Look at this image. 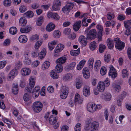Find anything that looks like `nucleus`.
Listing matches in <instances>:
<instances>
[{
    "label": "nucleus",
    "instance_id": "nucleus-6",
    "mask_svg": "<svg viewBox=\"0 0 131 131\" xmlns=\"http://www.w3.org/2000/svg\"><path fill=\"white\" fill-rule=\"evenodd\" d=\"M108 75L109 76H111V78H114L117 77V71L113 67L111 66L110 68Z\"/></svg>",
    "mask_w": 131,
    "mask_h": 131
},
{
    "label": "nucleus",
    "instance_id": "nucleus-56",
    "mask_svg": "<svg viewBox=\"0 0 131 131\" xmlns=\"http://www.w3.org/2000/svg\"><path fill=\"white\" fill-rule=\"evenodd\" d=\"M96 28L98 31V33H102L103 28L101 25L99 24L98 25L96 26Z\"/></svg>",
    "mask_w": 131,
    "mask_h": 131
},
{
    "label": "nucleus",
    "instance_id": "nucleus-63",
    "mask_svg": "<svg viewBox=\"0 0 131 131\" xmlns=\"http://www.w3.org/2000/svg\"><path fill=\"white\" fill-rule=\"evenodd\" d=\"M30 51L29 50H26L24 53L25 58H29L30 56Z\"/></svg>",
    "mask_w": 131,
    "mask_h": 131
},
{
    "label": "nucleus",
    "instance_id": "nucleus-58",
    "mask_svg": "<svg viewBox=\"0 0 131 131\" xmlns=\"http://www.w3.org/2000/svg\"><path fill=\"white\" fill-rule=\"evenodd\" d=\"M103 83L104 84V85L105 86L107 87L110 84L109 79L108 78H106Z\"/></svg>",
    "mask_w": 131,
    "mask_h": 131
},
{
    "label": "nucleus",
    "instance_id": "nucleus-25",
    "mask_svg": "<svg viewBox=\"0 0 131 131\" xmlns=\"http://www.w3.org/2000/svg\"><path fill=\"white\" fill-rule=\"evenodd\" d=\"M50 75L51 77L53 79H56L58 78L59 75L56 72L55 70H52L50 72Z\"/></svg>",
    "mask_w": 131,
    "mask_h": 131
},
{
    "label": "nucleus",
    "instance_id": "nucleus-36",
    "mask_svg": "<svg viewBox=\"0 0 131 131\" xmlns=\"http://www.w3.org/2000/svg\"><path fill=\"white\" fill-rule=\"evenodd\" d=\"M31 98V96L28 93H26L24 95L23 99L25 101H27L30 100Z\"/></svg>",
    "mask_w": 131,
    "mask_h": 131
},
{
    "label": "nucleus",
    "instance_id": "nucleus-15",
    "mask_svg": "<svg viewBox=\"0 0 131 131\" xmlns=\"http://www.w3.org/2000/svg\"><path fill=\"white\" fill-rule=\"evenodd\" d=\"M94 108V103H90L87 105V110L90 112L93 113L95 112Z\"/></svg>",
    "mask_w": 131,
    "mask_h": 131
},
{
    "label": "nucleus",
    "instance_id": "nucleus-13",
    "mask_svg": "<svg viewBox=\"0 0 131 131\" xmlns=\"http://www.w3.org/2000/svg\"><path fill=\"white\" fill-rule=\"evenodd\" d=\"M83 74L84 78L88 79L90 77V72L87 68H84L83 70Z\"/></svg>",
    "mask_w": 131,
    "mask_h": 131
},
{
    "label": "nucleus",
    "instance_id": "nucleus-28",
    "mask_svg": "<svg viewBox=\"0 0 131 131\" xmlns=\"http://www.w3.org/2000/svg\"><path fill=\"white\" fill-rule=\"evenodd\" d=\"M129 73L128 70L126 69H123L122 71V76L124 78H127Z\"/></svg>",
    "mask_w": 131,
    "mask_h": 131
},
{
    "label": "nucleus",
    "instance_id": "nucleus-61",
    "mask_svg": "<svg viewBox=\"0 0 131 131\" xmlns=\"http://www.w3.org/2000/svg\"><path fill=\"white\" fill-rule=\"evenodd\" d=\"M11 3V1L10 0H5L4 1V5L6 6H10Z\"/></svg>",
    "mask_w": 131,
    "mask_h": 131
},
{
    "label": "nucleus",
    "instance_id": "nucleus-5",
    "mask_svg": "<svg viewBox=\"0 0 131 131\" xmlns=\"http://www.w3.org/2000/svg\"><path fill=\"white\" fill-rule=\"evenodd\" d=\"M74 6V4L72 3H68L62 8V10L64 13L67 12H69L73 8Z\"/></svg>",
    "mask_w": 131,
    "mask_h": 131
},
{
    "label": "nucleus",
    "instance_id": "nucleus-41",
    "mask_svg": "<svg viewBox=\"0 0 131 131\" xmlns=\"http://www.w3.org/2000/svg\"><path fill=\"white\" fill-rule=\"evenodd\" d=\"M50 65V63L48 61H46L44 62L42 66V67L44 69H48Z\"/></svg>",
    "mask_w": 131,
    "mask_h": 131
},
{
    "label": "nucleus",
    "instance_id": "nucleus-33",
    "mask_svg": "<svg viewBox=\"0 0 131 131\" xmlns=\"http://www.w3.org/2000/svg\"><path fill=\"white\" fill-rule=\"evenodd\" d=\"M114 91L116 93L119 92L121 91V87L118 85L115 84L113 85Z\"/></svg>",
    "mask_w": 131,
    "mask_h": 131
},
{
    "label": "nucleus",
    "instance_id": "nucleus-31",
    "mask_svg": "<svg viewBox=\"0 0 131 131\" xmlns=\"http://www.w3.org/2000/svg\"><path fill=\"white\" fill-rule=\"evenodd\" d=\"M80 48L77 50H71L70 52V54L72 56H75L78 55L80 53Z\"/></svg>",
    "mask_w": 131,
    "mask_h": 131
},
{
    "label": "nucleus",
    "instance_id": "nucleus-57",
    "mask_svg": "<svg viewBox=\"0 0 131 131\" xmlns=\"http://www.w3.org/2000/svg\"><path fill=\"white\" fill-rule=\"evenodd\" d=\"M10 74L15 77L17 75L18 71L16 69H13L9 73Z\"/></svg>",
    "mask_w": 131,
    "mask_h": 131
},
{
    "label": "nucleus",
    "instance_id": "nucleus-22",
    "mask_svg": "<svg viewBox=\"0 0 131 131\" xmlns=\"http://www.w3.org/2000/svg\"><path fill=\"white\" fill-rule=\"evenodd\" d=\"M64 48V46L61 44L58 45L56 47L54 52L55 53H58L61 51Z\"/></svg>",
    "mask_w": 131,
    "mask_h": 131
},
{
    "label": "nucleus",
    "instance_id": "nucleus-64",
    "mask_svg": "<svg viewBox=\"0 0 131 131\" xmlns=\"http://www.w3.org/2000/svg\"><path fill=\"white\" fill-rule=\"evenodd\" d=\"M117 18L119 20L122 21L125 19L126 16L124 15L121 14L119 15L118 16Z\"/></svg>",
    "mask_w": 131,
    "mask_h": 131
},
{
    "label": "nucleus",
    "instance_id": "nucleus-20",
    "mask_svg": "<svg viewBox=\"0 0 131 131\" xmlns=\"http://www.w3.org/2000/svg\"><path fill=\"white\" fill-rule=\"evenodd\" d=\"M67 59L66 57H62L57 59L56 61V63H58L62 65L66 61Z\"/></svg>",
    "mask_w": 131,
    "mask_h": 131
},
{
    "label": "nucleus",
    "instance_id": "nucleus-18",
    "mask_svg": "<svg viewBox=\"0 0 131 131\" xmlns=\"http://www.w3.org/2000/svg\"><path fill=\"white\" fill-rule=\"evenodd\" d=\"M87 38H85L83 36H80L79 38V42L83 45L85 46L87 44Z\"/></svg>",
    "mask_w": 131,
    "mask_h": 131
},
{
    "label": "nucleus",
    "instance_id": "nucleus-34",
    "mask_svg": "<svg viewBox=\"0 0 131 131\" xmlns=\"http://www.w3.org/2000/svg\"><path fill=\"white\" fill-rule=\"evenodd\" d=\"M34 13L31 11H28L24 14V15L26 17L29 18L32 17L34 16Z\"/></svg>",
    "mask_w": 131,
    "mask_h": 131
},
{
    "label": "nucleus",
    "instance_id": "nucleus-12",
    "mask_svg": "<svg viewBox=\"0 0 131 131\" xmlns=\"http://www.w3.org/2000/svg\"><path fill=\"white\" fill-rule=\"evenodd\" d=\"M83 95L86 97L89 96L90 94V87L89 86H85L83 90Z\"/></svg>",
    "mask_w": 131,
    "mask_h": 131
},
{
    "label": "nucleus",
    "instance_id": "nucleus-62",
    "mask_svg": "<svg viewBox=\"0 0 131 131\" xmlns=\"http://www.w3.org/2000/svg\"><path fill=\"white\" fill-rule=\"evenodd\" d=\"M6 64V62L5 61H0V69L3 68Z\"/></svg>",
    "mask_w": 131,
    "mask_h": 131
},
{
    "label": "nucleus",
    "instance_id": "nucleus-2",
    "mask_svg": "<svg viewBox=\"0 0 131 131\" xmlns=\"http://www.w3.org/2000/svg\"><path fill=\"white\" fill-rule=\"evenodd\" d=\"M113 41L115 43V47L116 49L121 51L124 48L125 43L124 42L121 41L119 38H114Z\"/></svg>",
    "mask_w": 131,
    "mask_h": 131
},
{
    "label": "nucleus",
    "instance_id": "nucleus-35",
    "mask_svg": "<svg viewBox=\"0 0 131 131\" xmlns=\"http://www.w3.org/2000/svg\"><path fill=\"white\" fill-rule=\"evenodd\" d=\"M17 29L15 27H12L9 29V32L11 34L13 35H15L17 33Z\"/></svg>",
    "mask_w": 131,
    "mask_h": 131
},
{
    "label": "nucleus",
    "instance_id": "nucleus-9",
    "mask_svg": "<svg viewBox=\"0 0 131 131\" xmlns=\"http://www.w3.org/2000/svg\"><path fill=\"white\" fill-rule=\"evenodd\" d=\"M111 94L109 93H105L104 94H102L100 96L102 99L106 101H109L111 99Z\"/></svg>",
    "mask_w": 131,
    "mask_h": 131
},
{
    "label": "nucleus",
    "instance_id": "nucleus-29",
    "mask_svg": "<svg viewBox=\"0 0 131 131\" xmlns=\"http://www.w3.org/2000/svg\"><path fill=\"white\" fill-rule=\"evenodd\" d=\"M85 60H82L77 65V68L78 70H80L83 67L85 63L86 62Z\"/></svg>",
    "mask_w": 131,
    "mask_h": 131
},
{
    "label": "nucleus",
    "instance_id": "nucleus-60",
    "mask_svg": "<svg viewBox=\"0 0 131 131\" xmlns=\"http://www.w3.org/2000/svg\"><path fill=\"white\" fill-rule=\"evenodd\" d=\"M24 62L25 64L28 65L31 63V61L29 58H25Z\"/></svg>",
    "mask_w": 131,
    "mask_h": 131
},
{
    "label": "nucleus",
    "instance_id": "nucleus-19",
    "mask_svg": "<svg viewBox=\"0 0 131 131\" xmlns=\"http://www.w3.org/2000/svg\"><path fill=\"white\" fill-rule=\"evenodd\" d=\"M81 21L79 20L75 22L73 26V29L76 31H78L81 27Z\"/></svg>",
    "mask_w": 131,
    "mask_h": 131
},
{
    "label": "nucleus",
    "instance_id": "nucleus-30",
    "mask_svg": "<svg viewBox=\"0 0 131 131\" xmlns=\"http://www.w3.org/2000/svg\"><path fill=\"white\" fill-rule=\"evenodd\" d=\"M49 121L51 124H54L57 122L56 116L55 115H51L49 119Z\"/></svg>",
    "mask_w": 131,
    "mask_h": 131
},
{
    "label": "nucleus",
    "instance_id": "nucleus-46",
    "mask_svg": "<svg viewBox=\"0 0 131 131\" xmlns=\"http://www.w3.org/2000/svg\"><path fill=\"white\" fill-rule=\"evenodd\" d=\"M124 25L126 28H128L131 25V19L127 21H125L124 22Z\"/></svg>",
    "mask_w": 131,
    "mask_h": 131
},
{
    "label": "nucleus",
    "instance_id": "nucleus-4",
    "mask_svg": "<svg viewBox=\"0 0 131 131\" xmlns=\"http://www.w3.org/2000/svg\"><path fill=\"white\" fill-rule=\"evenodd\" d=\"M97 32L95 29H93L90 30L87 35L86 37L88 39L91 40L94 39L95 37Z\"/></svg>",
    "mask_w": 131,
    "mask_h": 131
},
{
    "label": "nucleus",
    "instance_id": "nucleus-8",
    "mask_svg": "<svg viewBox=\"0 0 131 131\" xmlns=\"http://www.w3.org/2000/svg\"><path fill=\"white\" fill-rule=\"evenodd\" d=\"M58 43V41L56 40H54L49 42L48 46L49 49L52 51L54 48L55 46Z\"/></svg>",
    "mask_w": 131,
    "mask_h": 131
},
{
    "label": "nucleus",
    "instance_id": "nucleus-32",
    "mask_svg": "<svg viewBox=\"0 0 131 131\" xmlns=\"http://www.w3.org/2000/svg\"><path fill=\"white\" fill-rule=\"evenodd\" d=\"M27 21L24 17H21L19 21V24L22 26H25L27 23Z\"/></svg>",
    "mask_w": 131,
    "mask_h": 131
},
{
    "label": "nucleus",
    "instance_id": "nucleus-17",
    "mask_svg": "<svg viewBox=\"0 0 131 131\" xmlns=\"http://www.w3.org/2000/svg\"><path fill=\"white\" fill-rule=\"evenodd\" d=\"M105 86L103 82H100L97 85V89L98 90L101 92L104 91L105 89Z\"/></svg>",
    "mask_w": 131,
    "mask_h": 131
},
{
    "label": "nucleus",
    "instance_id": "nucleus-53",
    "mask_svg": "<svg viewBox=\"0 0 131 131\" xmlns=\"http://www.w3.org/2000/svg\"><path fill=\"white\" fill-rule=\"evenodd\" d=\"M81 124L80 123H77L74 127L75 131H80L81 129Z\"/></svg>",
    "mask_w": 131,
    "mask_h": 131
},
{
    "label": "nucleus",
    "instance_id": "nucleus-40",
    "mask_svg": "<svg viewBox=\"0 0 131 131\" xmlns=\"http://www.w3.org/2000/svg\"><path fill=\"white\" fill-rule=\"evenodd\" d=\"M89 47L91 50L93 51L95 50L97 47L96 42L93 41L91 42L90 44Z\"/></svg>",
    "mask_w": 131,
    "mask_h": 131
},
{
    "label": "nucleus",
    "instance_id": "nucleus-1",
    "mask_svg": "<svg viewBox=\"0 0 131 131\" xmlns=\"http://www.w3.org/2000/svg\"><path fill=\"white\" fill-rule=\"evenodd\" d=\"M35 79L33 77H31L29 79V85L30 87L29 88L26 87L25 88V91L27 92L30 93L32 92H38L39 93V90L40 89V87L38 86H36L33 90L32 91V89L33 88L35 84Z\"/></svg>",
    "mask_w": 131,
    "mask_h": 131
},
{
    "label": "nucleus",
    "instance_id": "nucleus-51",
    "mask_svg": "<svg viewBox=\"0 0 131 131\" xmlns=\"http://www.w3.org/2000/svg\"><path fill=\"white\" fill-rule=\"evenodd\" d=\"M43 23V18L42 17H40L37 20L36 24L38 26H40Z\"/></svg>",
    "mask_w": 131,
    "mask_h": 131
},
{
    "label": "nucleus",
    "instance_id": "nucleus-10",
    "mask_svg": "<svg viewBox=\"0 0 131 131\" xmlns=\"http://www.w3.org/2000/svg\"><path fill=\"white\" fill-rule=\"evenodd\" d=\"M31 73V70L28 68H24L21 70V73L24 76L29 75Z\"/></svg>",
    "mask_w": 131,
    "mask_h": 131
},
{
    "label": "nucleus",
    "instance_id": "nucleus-43",
    "mask_svg": "<svg viewBox=\"0 0 131 131\" xmlns=\"http://www.w3.org/2000/svg\"><path fill=\"white\" fill-rule=\"evenodd\" d=\"M20 12L21 13H24L27 10L26 6L24 5H21L19 8Z\"/></svg>",
    "mask_w": 131,
    "mask_h": 131
},
{
    "label": "nucleus",
    "instance_id": "nucleus-55",
    "mask_svg": "<svg viewBox=\"0 0 131 131\" xmlns=\"http://www.w3.org/2000/svg\"><path fill=\"white\" fill-rule=\"evenodd\" d=\"M53 33L54 37L58 38L60 36V32L59 30H55L53 32Z\"/></svg>",
    "mask_w": 131,
    "mask_h": 131
},
{
    "label": "nucleus",
    "instance_id": "nucleus-3",
    "mask_svg": "<svg viewBox=\"0 0 131 131\" xmlns=\"http://www.w3.org/2000/svg\"><path fill=\"white\" fill-rule=\"evenodd\" d=\"M43 107V104L41 102L36 101L33 104L32 109L35 112L39 113L42 110Z\"/></svg>",
    "mask_w": 131,
    "mask_h": 131
},
{
    "label": "nucleus",
    "instance_id": "nucleus-26",
    "mask_svg": "<svg viewBox=\"0 0 131 131\" xmlns=\"http://www.w3.org/2000/svg\"><path fill=\"white\" fill-rule=\"evenodd\" d=\"M19 41L21 43H25L27 41V37L25 35L20 36L18 38Z\"/></svg>",
    "mask_w": 131,
    "mask_h": 131
},
{
    "label": "nucleus",
    "instance_id": "nucleus-7",
    "mask_svg": "<svg viewBox=\"0 0 131 131\" xmlns=\"http://www.w3.org/2000/svg\"><path fill=\"white\" fill-rule=\"evenodd\" d=\"M83 102V99L78 93H77L75 95L74 103L76 106L77 104H81Z\"/></svg>",
    "mask_w": 131,
    "mask_h": 131
},
{
    "label": "nucleus",
    "instance_id": "nucleus-48",
    "mask_svg": "<svg viewBox=\"0 0 131 131\" xmlns=\"http://www.w3.org/2000/svg\"><path fill=\"white\" fill-rule=\"evenodd\" d=\"M61 93L68 94V88L65 86L63 87L61 90Z\"/></svg>",
    "mask_w": 131,
    "mask_h": 131
},
{
    "label": "nucleus",
    "instance_id": "nucleus-52",
    "mask_svg": "<svg viewBox=\"0 0 131 131\" xmlns=\"http://www.w3.org/2000/svg\"><path fill=\"white\" fill-rule=\"evenodd\" d=\"M111 59V56L109 54L105 55L104 56V60L106 62H108Z\"/></svg>",
    "mask_w": 131,
    "mask_h": 131
},
{
    "label": "nucleus",
    "instance_id": "nucleus-42",
    "mask_svg": "<svg viewBox=\"0 0 131 131\" xmlns=\"http://www.w3.org/2000/svg\"><path fill=\"white\" fill-rule=\"evenodd\" d=\"M106 16L107 19L110 20L114 18L115 17L114 14L111 12L108 13L107 14Z\"/></svg>",
    "mask_w": 131,
    "mask_h": 131
},
{
    "label": "nucleus",
    "instance_id": "nucleus-27",
    "mask_svg": "<svg viewBox=\"0 0 131 131\" xmlns=\"http://www.w3.org/2000/svg\"><path fill=\"white\" fill-rule=\"evenodd\" d=\"M46 53V49L43 48L40 52L38 53L39 58L41 60L43 59L45 57Z\"/></svg>",
    "mask_w": 131,
    "mask_h": 131
},
{
    "label": "nucleus",
    "instance_id": "nucleus-11",
    "mask_svg": "<svg viewBox=\"0 0 131 131\" xmlns=\"http://www.w3.org/2000/svg\"><path fill=\"white\" fill-rule=\"evenodd\" d=\"M99 127V124L96 121H94L91 123V131H97Z\"/></svg>",
    "mask_w": 131,
    "mask_h": 131
},
{
    "label": "nucleus",
    "instance_id": "nucleus-37",
    "mask_svg": "<svg viewBox=\"0 0 131 131\" xmlns=\"http://www.w3.org/2000/svg\"><path fill=\"white\" fill-rule=\"evenodd\" d=\"M57 65L56 67V71L58 73L61 72L62 71L63 67L62 65L56 63Z\"/></svg>",
    "mask_w": 131,
    "mask_h": 131
},
{
    "label": "nucleus",
    "instance_id": "nucleus-23",
    "mask_svg": "<svg viewBox=\"0 0 131 131\" xmlns=\"http://www.w3.org/2000/svg\"><path fill=\"white\" fill-rule=\"evenodd\" d=\"M12 91L15 94H17L18 92V85L16 83L13 84V87L12 88Z\"/></svg>",
    "mask_w": 131,
    "mask_h": 131
},
{
    "label": "nucleus",
    "instance_id": "nucleus-39",
    "mask_svg": "<svg viewBox=\"0 0 131 131\" xmlns=\"http://www.w3.org/2000/svg\"><path fill=\"white\" fill-rule=\"evenodd\" d=\"M39 38V37L38 35H33L30 37V41L32 42H34L37 41Z\"/></svg>",
    "mask_w": 131,
    "mask_h": 131
},
{
    "label": "nucleus",
    "instance_id": "nucleus-21",
    "mask_svg": "<svg viewBox=\"0 0 131 131\" xmlns=\"http://www.w3.org/2000/svg\"><path fill=\"white\" fill-rule=\"evenodd\" d=\"M73 75L71 73H67L63 77V80L65 81H70L73 78Z\"/></svg>",
    "mask_w": 131,
    "mask_h": 131
},
{
    "label": "nucleus",
    "instance_id": "nucleus-50",
    "mask_svg": "<svg viewBox=\"0 0 131 131\" xmlns=\"http://www.w3.org/2000/svg\"><path fill=\"white\" fill-rule=\"evenodd\" d=\"M31 54L32 57L33 58H36L38 56V50H35L32 51Z\"/></svg>",
    "mask_w": 131,
    "mask_h": 131
},
{
    "label": "nucleus",
    "instance_id": "nucleus-44",
    "mask_svg": "<svg viewBox=\"0 0 131 131\" xmlns=\"http://www.w3.org/2000/svg\"><path fill=\"white\" fill-rule=\"evenodd\" d=\"M105 46L103 44H101L99 45V52L101 53L103 52L106 49Z\"/></svg>",
    "mask_w": 131,
    "mask_h": 131
},
{
    "label": "nucleus",
    "instance_id": "nucleus-47",
    "mask_svg": "<svg viewBox=\"0 0 131 131\" xmlns=\"http://www.w3.org/2000/svg\"><path fill=\"white\" fill-rule=\"evenodd\" d=\"M94 59L93 58H90L88 61V64L90 68H92L93 64Z\"/></svg>",
    "mask_w": 131,
    "mask_h": 131
},
{
    "label": "nucleus",
    "instance_id": "nucleus-54",
    "mask_svg": "<svg viewBox=\"0 0 131 131\" xmlns=\"http://www.w3.org/2000/svg\"><path fill=\"white\" fill-rule=\"evenodd\" d=\"M71 32L70 29L68 28H66L63 31V34L66 35H69Z\"/></svg>",
    "mask_w": 131,
    "mask_h": 131
},
{
    "label": "nucleus",
    "instance_id": "nucleus-38",
    "mask_svg": "<svg viewBox=\"0 0 131 131\" xmlns=\"http://www.w3.org/2000/svg\"><path fill=\"white\" fill-rule=\"evenodd\" d=\"M30 27L27 26L25 28H21L20 29V32L22 33H27L29 32L30 30Z\"/></svg>",
    "mask_w": 131,
    "mask_h": 131
},
{
    "label": "nucleus",
    "instance_id": "nucleus-59",
    "mask_svg": "<svg viewBox=\"0 0 131 131\" xmlns=\"http://www.w3.org/2000/svg\"><path fill=\"white\" fill-rule=\"evenodd\" d=\"M60 17L58 14L56 13H54L52 19L56 20H58L60 19Z\"/></svg>",
    "mask_w": 131,
    "mask_h": 131
},
{
    "label": "nucleus",
    "instance_id": "nucleus-24",
    "mask_svg": "<svg viewBox=\"0 0 131 131\" xmlns=\"http://www.w3.org/2000/svg\"><path fill=\"white\" fill-rule=\"evenodd\" d=\"M101 62L99 60H97L94 64V69L96 71H98L101 66Z\"/></svg>",
    "mask_w": 131,
    "mask_h": 131
},
{
    "label": "nucleus",
    "instance_id": "nucleus-45",
    "mask_svg": "<svg viewBox=\"0 0 131 131\" xmlns=\"http://www.w3.org/2000/svg\"><path fill=\"white\" fill-rule=\"evenodd\" d=\"M107 70L106 68L104 67H102L101 68L100 72L101 74L102 75H105L106 72Z\"/></svg>",
    "mask_w": 131,
    "mask_h": 131
},
{
    "label": "nucleus",
    "instance_id": "nucleus-14",
    "mask_svg": "<svg viewBox=\"0 0 131 131\" xmlns=\"http://www.w3.org/2000/svg\"><path fill=\"white\" fill-rule=\"evenodd\" d=\"M113 40L111 38H108L107 40V44L108 48L111 49H113L114 47Z\"/></svg>",
    "mask_w": 131,
    "mask_h": 131
},
{
    "label": "nucleus",
    "instance_id": "nucleus-49",
    "mask_svg": "<svg viewBox=\"0 0 131 131\" xmlns=\"http://www.w3.org/2000/svg\"><path fill=\"white\" fill-rule=\"evenodd\" d=\"M42 43V42L41 40L38 41L35 43V48L36 49H38Z\"/></svg>",
    "mask_w": 131,
    "mask_h": 131
},
{
    "label": "nucleus",
    "instance_id": "nucleus-16",
    "mask_svg": "<svg viewBox=\"0 0 131 131\" xmlns=\"http://www.w3.org/2000/svg\"><path fill=\"white\" fill-rule=\"evenodd\" d=\"M55 27V25L52 23H50L46 26V30L50 32L53 30Z\"/></svg>",
    "mask_w": 131,
    "mask_h": 131
}]
</instances>
